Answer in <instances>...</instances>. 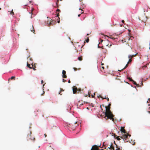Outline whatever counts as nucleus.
Masks as SVG:
<instances>
[{"label":"nucleus","mask_w":150,"mask_h":150,"mask_svg":"<svg viewBox=\"0 0 150 150\" xmlns=\"http://www.w3.org/2000/svg\"><path fill=\"white\" fill-rule=\"evenodd\" d=\"M105 112H103L105 113L104 118L106 120L110 119L112 120L113 122H114V115L113 114L112 112L110 110V108H108L105 106Z\"/></svg>","instance_id":"obj_1"},{"label":"nucleus","mask_w":150,"mask_h":150,"mask_svg":"<svg viewBox=\"0 0 150 150\" xmlns=\"http://www.w3.org/2000/svg\"><path fill=\"white\" fill-rule=\"evenodd\" d=\"M78 125L77 122H74L73 124L71 123V124H69L68 127H71V129L73 130L75 129V127L77 126Z\"/></svg>","instance_id":"obj_2"},{"label":"nucleus","mask_w":150,"mask_h":150,"mask_svg":"<svg viewBox=\"0 0 150 150\" xmlns=\"http://www.w3.org/2000/svg\"><path fill=\"white\" fill-rule=\"evenodd\" d=\"M56 23V21L53 20L51 21H47V24L48 26H50L51 25H54Z\"/></svg>","instance_id":"obj_3"},{"label":"nucleus","mask_w":150,"mask_h":150,"mask_svg":"<svg viewBox=\"0 0 150 150\" xmlns=\"http://www.w3.org/2000/svg\"><path fill=\"white\" fill-rule=\"evenodd\" d=\"M73 91L74 93H79L80 91V90H78L76 87L75 86H74L73 87Z\"/></svg>","instance_id":"obj_4"},{"label":"nucleus","mask_w":150,"mask_h":150,"mask_svg":"<svg viewBox=\"0 0 150 150\" xmlns=\"http://www.w3.org/2000/svg\"><path fill=\"white\" fill-rule=\"evenodd\" d=\"M31 132L30 131H29L28 132V135L27 136V139L28 140L30 139H31L32 140H33V139L31 137Z\"/></svg>","instance_id":"obj_5"},{"label":"nucleus","mask_w":150,"mask_h":150,"mask_svg":"<svg viewBox=\"0 0 150 150\" xmlns=\"http://www.w3.org/2000/svg\"><path fill=\"white\" fill-rule=\"evenodd\" d=\"M111 134H112V135L114 136V137L115 138H116L117 140L119 141L120 140V136L117 137V136L115 134L113 133H111Z\"/></svg>","instance_id":"obj_6"},{"label":"nucleus","mask_w":150,"mask_h":150,"mask_svg":"<svg viewBox=\"0 0 150 150\" xmlns=\"http://www.w3.org/2000/svg\"><path fill=\"white\" fill-rule=\"evenodd\" d=\"M128 136H130V135H129L128 134H124L123 135V137H121L122 139H123L124 140V139H127L128 138Z\"/></svg>","instance_id":"obj_7"},{"label":"nucleus","mask_w":150,"mask_h":150,"mask_svg":"<svg viewBox=\"0 0 150 150\" xmlns=\"http://www.w3.org/2000/svg\"><path fill=\"white\" fill-rule=\"evenodd\" d=\"M66 71L64 70H63L62 71V77L63 78H67V76L66 75Z\"/></svg>","instance_id":"obj_8"},{"label":"nucleus","mask_w":150,"mask_h":150,"mask_svg":"<svg viewBox=\"0 0 150 150\" xmlns=\"http://www.w3.org/2000/svg\"><path fill=\"white\" fill-rule=\"evenodd\" d=\"M91 150H98V147L96 145H94L92 146Z\"/></svg>","instance_id":"obj_9"},{"label":"nucleus","mask_w":150,"mask_h":150,"mask_svg":"<svg viewBox=\"0 0 150 150\" xmlns=\"http://www.w3.org/2000/svg\"><path fill=\"white\" fill-rule=\"evenodd\" d=\"M28 62H27V66L28 67H29L30 69H32L33 67V64H32V67L30 66V64L28 63Z\"/></svg>","instance_id":"obj_10"},{"label":"nucleus","mask_w":150,"mask_h":150,"mask_svg":"<svg viewBox=\"0 0 150 150\" xmlns=\"http://www.w3.org/2000/svg\"><path fill=\"white\" fill-rule=\"evenodd\" d=\"M108 148L109 149H112L113 150H115L114 147L112 146V143H111L110 145L109 146V147H108Z\"/></svg>","instance_id":"obj_11"},{"label":"nucleus","mask_w":150,"mask_h":150,"mask_svg":"<svg viewBox=\"0 0 150 150\" xmlns=\"http://www.w3.org/2000/svg\"><path fill=\"white\" fill-rule=\"evenodd\" d=\"M120 131L123 133H126V131L125 129H124V127H121L120 129Z\"/></svg>","instance_id":"obj_12"},{"label":"nucleus","mask_w":150,"mask_h":150,"mask_svg":"<svg viewBox=\"0 0 150 150\" xmlns=\"http://www.w3.org/2000/svg\"><path fill=\"white\" fill-rule=\"evenodd\" d=\"M30 30L31 32H33L35 34V30L34 29V28L33 26V25H32V28L30 29Z\"/></svg>","instance_id":"obj_13"},{"label":"nucleus","mask_w":150,"mask_h":150,"mask_svg":"<svg viewBox=\"0 0 150 150\" xmlns=\"http://www.w3.org/2000/svg\"><path fill=\"white\" fill-rule=\"evenodd\" d=\"M136 54L135 55H129L128 56V58H132L133 57H134L135 56H136Z\"/></svg>","instance_id":"obj_14"},{"label":"nucleus","mask_w":150,"mask_h":150,"mask_svg":"<svg viewBox=\"0 0 150 150\" xmlns=\"http://www.w3.org/2000/svg\"><path fill=\"white\" fill-rule=\"evenodd\" d=\"M142 17H143V18H144V19H145V20H142V19L141 20L142 21V22H144V23H145V22H146V16H142Z\"/></svg>","instance_id":"obj_15"},{"label":"nucleus","mask_w":150,"mask_h":150,"mask_svg":"<svg viewBox=\"0 0 150 150\" xmlns=\"http://www.w3.org/2000/svg\"><path fill=\"white\" fill-rule=\"evenodd\" d=\"M118 34H117V35H116V37H113L112 36H111L110 37V38H111V39H115V38H117V37L118 36Z\"/></svg>","instance_id":"obj_16"},{"label":"nucleus","mask_w":150,"mask_h":150,"mask_svg":"<svg viewBox=\"0 0 150 150\" xmlns=\"http://www.w3.org/2000/svg\"><path fill=\"white\" fill-rule=\"evenodd\" d=\"M132 82L134 85H136L137 86H139V84H137L135 81L133 80Z\"/></svg>","instance_id":"obj_17"},{"label":"nucleus","mask_w":150,"mask_h":150,"mask_svg":"<svg viewBox=\"0 0 150 150\" xmlns=\"http://www.w3.org/2000/svg\"><path fill=\"white\" fill-rule=\"evenodd\" d=\"M78 60L80 61H81L82 60V56H81L78 57Z\"/></svg>","instance_id":"obj_18"},{"label":"nucleus","mask_w":150,"mask_h":150,"mask_svg":"<svg viewBox=\"0 0 150 150\" xmlns=\"http://www.w3.org/2000/svg\"><path fill=\"white\" fill-rule=\"evenodd\" d=\"M53 6L55 8H57L58 7V5H56V4L54 5V4L53 5Z\"/></svg>","instance_id":"obj_19"},{"label":"nucleus","mask_w":150,"mask_h":150,"mask_svg":"<svg viewBox=\"0 0 150 150\" xmlns=\"http://www.w3.org/2000/svg\"><path fill=\"white\" fill-rule=\"evenodd\" d=\"M64 91V90H63V89H62V88H60V91L59 92V94H60V95H62V94H61V91Z\"/></svg>","instance_id":"obj_20"},{"label":"nucleus","mask_w":150,"mask_h":150,"mask_svg":"<svg viewBox=\"0 0 150 150\" xmlns=\"http://www.w3.org/2000/svg\"><path fill=\"white\" fill-rule=\"evenodd\" d=\"M14 12H13V10H12L10 12V14L11 15H14Z\"/></svg>","instance_id":"obj_21"},{"label":"nucleus","mask_w":150,"mask_h":150,"mask_svg":"<svg viewBox=\"0 0 150 150\" xmlns=\"http://www.w3.org/2000/svg\"><path fill=\"white\" fill-rule=\"evenodd\" d=\"M128 64L127 63V64L124 67V68H123L122 70L125 69L126 68H127L128 66Z\"/></svg>","instance_id":"obj_22"},{"label":"nucleus","mask_w":150,"mask_h":150,"mask_svg":"<svg viewBox=\"0 0 150 150\" xmlns=\"http://www.w3.org/2000/svg\"><path fill=\"white\" fill-rule=\"evenodd\" d=\"M129 59L128 62V64H129V62H131L132 61V58H129Z\"/></svg>","instance_id":"obj_23"},{"label":"nucleus","mask_w":150,"mask_h":150,"mask_svg":"<svg viewBox=\"0 0 150 150\" xmlns=\"http://www.w3.org/2000/svg\"><path fill=\"white\" fill-rule=\"evenodd\" d=\"M103 41V40L100 39V40H99V44H100V43H102Z\"/></svg>","instance_id":"obj_24"},{"label":"nucleus","mask_w":150,"mask_h":150,"mask_svg":"<svg viewBox=\"0 0 150 150\" xmlns=\"http://www.w3.org/2000/svg\"><path fill=\"white\" fill-rule=\"evenodd\" d=\"M15 76H12L11 78H10V79H11V80H12L13 79H15Z\"/></svg>","instance_id":"obj_25"},{"label":"nucleus","mask_w":150,"mask_h":150,"mask_svg":"<svg viewBox=\"0 0 150 150\" xmlns=\"http://www.w3.org/2000/svg\"><path fill=\"white\" fill-rule=\"evenodd\" d=\"M36 68V67L34 66H33V68L32 69H33V70H36V69H35V68Z\"/></svg>","instance_id":"obj_26"},{"label":"nucleus","mask_w":150,"mask_h":150,"mask_svg":"<svg viewBox=\"0 0 150 150\" xmlns=\"http://www.w3.org/2000/svg\"><path fill=\"white\" fill-rule=\"evenodd\" d=\"M73 69H74V70L75 71H77V70H79V69H77V68H75V67H74L73 68Z\"/></svg>","instance_id":"obj_27"},{"label":"nucleus","mask_w":150,"mask_h":150,"mask_svg":"<svg viewBox=\"0 0 150 150\" xmlns=\"http://www.w3.org/2000/svg\"><path fill=\"white\" fill-rule=\"evenodd\" d=\"M128 79H129L130 81H133V80L130 77H128Z\"/></svg>","instance_id":"obj_28"},{"label":"nucleus","mask_w":150,"mask_h":150,"mask_svg":"<svg viewBox=\"0 0 150 150\" xmlns=\"http://www.w3.org/2000/svg\"><path fill=\"white\" fill-rule=\"evenodd\" d=\"M59 0H57L56 1L55 4H56V5H58Z\"/></svg>","instance_id":"obj_29"},{"label":"nucleus","mask_w":150,"mask_h":150,"mask_svg":"<svg viewBox=\"0 0 150 150\" xmlns=\"http://www.w3.org/2000/svg\"><path fill=\"white\" fill-rule=\"evenodd\" d=\"M89 39L88 38L86 40V41L87 42H88L89 41Z\"/></svg>","instance_id":"obj_30"},{"label":"nucleus","mask_w":150,"mask_h":150,"mask_svg":"<svg viewBox=\"0 0 150 150\" xmlns=\"http://www.w3.org/2000/svg\"><path fill=\"white\" fill-rule=\"evenodd\" d=\"M111 105V104H110V103L108 104V106H107V107H108V108H110V106Z\"/></svg>","instance_id":"obj_31"},{"label":"nucleus","mask_w":150,"mask_h":150,"mask_svg":"<svg viewBox=\"0 0 150 150\" xmlns=\"http://www.w3.org/2000/svg\"><path fill=\"white\" fill-rule=\"evenodd\" d=\"M108 45H109V44H107L106 45V46H108V47H110L111 46V44H110V46H108Z\"/></svg>","instance_id":"obj_32"},{"label":"nucleus","mask_w":150,"mask_h":150,"mask_svg":"<svg viewBox=\"0 0 150 150\" xmlns=\"http://www.w3.org/2000/svg\"><path fill=\"white\" fill-rule=\"evenodd\" d=\"M103 99H107V100H108V101H109V98H103Z\"/></svg>","instance_id":"obj_33"},{"label":"nucleus","mask_w":150,"mask_h":150,"mask_svg":"<svg viewBox=\"0 0 150 150\" xmlns=\"http://www.w3.org/2000/svg\"><path fill=\"white\" fill-rule=\"evenodd\" d=\"M57 11L60 12V11L59 9H57Z\"/></svg>","instance_id":"obj_34"},{"label":"nucleus","mask_w":150,"mask_h":150,"mask_svg":"<svg viewBox=\"0 0 150 150\" xmlns=\"http://www.w3.org/2000/svg\"><path fill=\"white\" fill-rule=\"evenodd\" d=\"M146 65H145L144 66L142 67V68H143L144 69V68H146Z\"/></svg>","instance_id":"obj_35"},{"label":"nucleus","mask_w":150,"mask_h":150,"mask_svg":"<svg viewBox=\"0 0 150 150\" xmlns=\"http://www.w3.org/2000/svg\"><path fill=\"white\" fill-rule=\"evenodd\" d=\"M66 81V80H65L64 79H63V82H65Z\"/></svg>","instance_id":"obj_36"},{"label":"nucleus","mask_w":150,"mask_h":150,"mask_svg":"<svg viewBox=\"0 0 150 150\" xmlns=\"http://www.w3.org/2000/svg\"><path fill=\"white\" fill-rule=\"evenodd\" d=\"M95 95V94H94L93 95H92V98H93L94 97V96Z\"/></svg>","instance_id":"obj_37"},{"label":"nucleus","mask_w":150,"mask_h":150,"mask_svg":"<svg viewBox=\"0 0 150 150\" xmlns=\"http://www.w3.org/2000/svg\"><path fill=\"white\" fill-rule=\"evenodd\" d=\"M59 13H58L57 14V17H59Z\"/></svg>","instance_id":"obj_38"},{"label":"nucleus","mask_w":150,"mask_h":150,"mask_svg":"<svg viewBox=\"0 0 150 150\" xmlns=\"http://www.w3.org/2000/svg\"><path fill=\"white\" fill-rule=\"evenodd\" d=\"M44 136H45V137H47V135H46V134H44Z\"/></svg>","instance_id":"obj_39"},{"label":"nucleus","mask_w":150,"mask_h":150,"mask_svg":"<svg viewBox=\"0 0 150 150\" xmlns=\"http://www.w3.org/2000/svg\"><path fill=\"white\" fill-rule=\"evenodd\" d=\"M68 83H71V81H70V80H69L68 81Z\"/></svg>","instance_id":"obj_40"},{"label":"nucleus","mask_w":150,"mask_h":150,"mask_svg":"<svg viewBox=\"0 0 150 150\" xmlns=\"http://www.w3.org/2000/svg\"><path fill=\"white\" fill-rule=\"evenodd\" d=\"M41 84H42L43 83V80H42L41 81Z\"/></svg>","instance_id":"obj_41"},{"label":"nucleus","mask_w":150,"mask_h":150,"mask_svg":"<svg viewBox=\"0 0 150 150\" xmlns=\"http://www.w3.org/2000/svg\"><path fill=\"white\" fill-rule=\"evenodd\" d=\"M122 23H124V22H125V21H124V20H122Z\"/></svg>","instance_id":"obj_42"},{"label":"nucleus","mask_w":150,"mask_h":150,"mask_svg":"<svg viewBox=\"0 0 150 150\" xmlns=\"http://www.w3.org/2000/svg\"><path fill=\"white\" fill-rule=\"evenodd\" d=\"M45 92H44V91H43V93L42 94H41V96H42V95H43V94Z\"/></svg>","instance_id":"obj_43"},{"label":"nucleus","mask_w":150,"mask_h":150,"mask_svg":"<svg viewBox=\"0 0 150 150\" xmlns=\"http://www.w3.org/2000/svg\"><path fill=\"white\" fill-rule=\"evenodd\" d=\"M115 150H120V149L118 148H117Z\"/></svg>","instance_id":"obj_44"},{"label":"nucleus","mask_w":150,"mask_h":150,"mask_svg":"<svg viewBox=\"0 0 150 150\" xmlns=\"http://www.w3.org/2000/svg\"><path fill=\"white\" fill-rule=\"evenodd\" d=\"M101 68H102L103 69H104V67H101Z\"/></svg>","instance_id":"obj_45"},{"label":"nucleus","mask_w":150,"mask_h":150,"mask_svg":"<svg viewBox=\"0 0 150 150\" xmlns=\"http://www.w3.org/2000/svg\"><path fill=\"white\" fill-rule=\"evenodd\" d=\"M80 15H81V14H79V15H78V17H80Z\"/></svg>","instance_id":"obj_46"},{"label":"nucleus","mask_w":150,"mask_h":150,"mask_svg":"<svg viewBox=\"0 0 150 150\" xmlns=\"http://www.w3.org/2000/svg\"><path fill=\"white\" fill-rule=\"evenodd\" d=\"M104 65V64L103 63H101V65Z\"/></svg>","instance_id":"obj_47"},{"label":"nucleus","mask_w":150,"mask_h":150,"mask_svg":"<svg viewBox=\"0 0 150 150\" xmlns=\"http://www.w3.org/2000/svg\"><path fill=\"white\" fill-rule=\"evenodd\" d=\"M98 47H99V48H100V47L98 45Z\"/></svg>","instance_id":"obj_48"},{"label":"nucleus","mask_w":150,"mask_h":150,"mask_svg":"<svg viewBox=\"0 0 150 150\" xmlns=\"http://www.w3.org/2000/svg\"><path fill=\"white\" fill-rule=\"evenodd\" d=\"M82 51V49H81V50H79L80 51H81V52Z\"/></svg>","instance_id":"obj_49"},{"label":"nucleus","mask_w":150,"mask_h":150,"mask_svg":"<svg viewBox=\"0 0 150 150\" xmlns=\"http://www.w3.org/2000/svg\"><path fill=\"white\" fill-rule=\"evenodd\" d=\"M83 45H82V46H81V48H82V47H83Z\"/></svg>","instance_id":"obj_50"},{"label":"nucleus","mask_w":150,"mask_h":150,"mask_svg":"<svg viewBox=\"0 0 150 150\" xmlns=\"http://www.w3.org/2000/svg\"><path fill=\"white\" fill-rule=\"evenodd\" d=\"M59 22H60V21H58V22L59 23Z\"/></svg>","instance_id":"obj_51"},{"label":"nucleus","mask_w":150,"mask_h":150,"mask_svg":"<svg viewBox=\"0 0 150 150\" xmlns=\"http://www.w3.org/2000/svg\"><path fill=\"white\" fill-rule=\"evenodd\" d=\"M89 35V34H87V35Z\"/></svg>","instance_id":"obj_52"},{"label":"nucleus","mask_w":150,"mask_h":150,"mask_svg":"<svg viewBox=\"0 0 150 150\" xmlns=\"http://www.w3.org/2000/svg\"><path fill=\"white\" fill-rule=\"evenodd\" d=\"M89 97H90V95H89Z\"/></svg>","instance_id":"obj_53"},{"label":"nucleus","mask_w":150,"mask_h":150,"mask_svg":"<svg viewBox=\"0 0 150 150\" xmlns=\"http://www.w3.org/2000/svg\"><path fill=\"white\" fill-rule=\"evenodd\" d=\"M30 60H31V58H30Z\"/></svg>","instance_id":"obj_54"},{"label":"nucleus","mask_w":150,"mask_h":150,"mask_svg":"<svg viewBox=\"0 0 150 150\" xmlns=\"http://www.w3.org/2000/svg\"><path fill=\"white\" fill-rule=\"evenodd\" d=\"M80 9H81V8H80L79 9V10H80Z\"/></svg>","instance_id":"obj_55"},{"label":"nucleus","mask_w":150,"mask_h":150,"mask_svg":"<svg viewBox=\"0 0 150 150\" xmlns=\"http://www.w3.org/2000/svg\"><path fill=\"white\" fill-rule=\"evenodd\" d=\"M130 38H129V40H130Z\"/></svg>","instance_id":"obj_56"},{"label":"nucleus","mask_w":150,"mask_h":150,"mask_svg":"<svg viewBox=\"0 0 150 150\" xmlns=\"http://www.w3.org/2000/svg\"><path fill=\"white\" fill-rule=\"evenodd\" d=\"M83 13V12H82L81 13V14Z\"/></svg>","instance_id":"obj_57"},{"label":"nucleus","mask_w":150,"mask_h":150,"mask_svg":"<svg viewBox=\"0 0 150 150\" xmlns=\"http://www.w3.org/2000/svg\"><path fill=\"white\" fill-rule=\"evenodd\" d=\"M108 146V147H109V146Z\"/></svg>","instance_id":"obj_58"},{"label":"nucleus","mask_w":150,"mask_h":150,"mask_svg":"<svg viewBox=\"0 0 150 150\" xmlns=\"http://www.w3.org/2000/svg\"><path fill=\"white\" fill-rule=\"evenodd\" d=\"M121 34V33H120V34H119V35H120V34Z\"/></svg>","instance_id":"obj_59"},{"label":"nucleus","mask_w":150,"mask_h":150,"mask_svg":"<svg viewBox=\"0 0 150 150\" xmlns=\"http://www.w3.org/2000/svg\"><path fill=\"white\" fill-rule=\"evenodd\" d=\"M1 8H0V10H1Z\"/></svg>","instance_id":"obj_60"},{"label":"nucleus","mask_w":150,"mask_h":150,"mask_svg":"<svg viewBox=\"0 0 150 150\" xmlns=\"http://www.w3.org/2000/svg\"><path fill=\"white\" fill-rule=\"evenodd\" d=\"M62 0H60V1H62Z\"/></svg>","instance_id":"obj_61"}]
</instances>
